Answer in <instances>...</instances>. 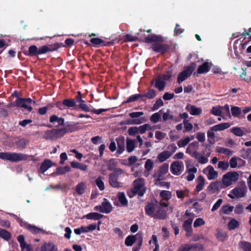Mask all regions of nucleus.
Listing matches in <instances>:
<instances>
[{"label": "nucleus", "instance_id": "obj_47", "mask_svg": "<svg viewBox=\"0 0 251 251\" xmlns=\"http://www.w3.org/2000/svg\"><path fill=\"white\" fill-rule=\"evenodd\" d=\"M135 148L134 141L131 139H127L126 141V150L128 152L132 151Z\"/></svg>", "mask_w": 251, "mask_h": 251}, {"label": "nucleus", "instance_id": "obj_16", "mask_svg": "<svg viewBox=\"0 0 251 251\" xmlns=\"http://www.w3.org/2000/svg\"><path fill=\"white\" fill-rule=\"evenodd\" d=\"M182 168V163L179 162H174L171 166V170L172 173L175 175H179L180 174Z\"/></svg>", "mask_w": 251, "mask_h": 251}, {"label": "nucleus", "instance_id": "obj_18", "mask_svg": "<svg viewBox=\"0 0 251 251\" xmlns=\"http://www.w3.org/2000/svg\"><path fill=\"white\" fill-rule=\"evenodd\" d=\"M211 66V63L205 62L198 68L197 71V75L207 73L209 71Z\"/></svg>", "mask_w": 251, "mask_h": 251}, {"label": "nucleus", "instance_id": "obj_4", "mask_svg": "<svg viewBox=\"0 0 251 251\" xmlns=\"http://www.w3.org/2000/svg\"><path fill=\"white\" fill-rule=\"evenodd\" d=\"M239 177L236 172H229L223 176L222 179V183L225 188L231 185L233 182L238 180Z\"/></svg>", "mask_w": 251, "mask_h": 251}, {"label": "nucleus", "instance_id": "obj_9", "mask_svg": "<svg viewBox=\"0 0 251 251\" xmlns=\"http://www.w3.org/2000/svg\"><path fill=\"white\" fill-rule=\"evenodd\" d=\"M146 191L144 186V180L143 178H138L134 181V188L133 192L137 194L139 196H143Z\"/></svg>", "mask_w": 251, "mask_h": 251}, {"label": "nucleus", "instance_id": "obj_46", "mask_svg": "<svg viewBox=\"0 0 251 251\" xmlns=\"http://www.w3.org/2000/svg\"><path fill=\"white\" fill-rule=\"evenodd\" d=\"M239 246L245 251H251V243L246 241H241Z\"/></svg>", "mask_w": 251, "mask_h": 251}, {"label": "nucleus", "instance_id": "obj_29", "mask_svg": "<svg viewBox=\"0 0 251 251\" xmlns=\"http://www.w3.org/2000/svg\"><path fill=\"white\" fill-rule=\"evenodd\" d=\"M102 210L101 212L108 213L112 210L111 204L106 199H104V201L101 203Z\"/></svg>", "mask_w": 251, "mask_h": 251}, {"label": "nucleus", "instance_id": "obj_62", "mask_svg": "<svg viewBox=\"0 0 251 251\" xmlns=\"http://www.w3.org/2000/svg\"><path fill=\"white\" fill-rule=\"evenodd\" d=\"M79 108L85 111H89L90 109L89 107L85 103L84 100H81L79 97Z\"/></svg>", "mask_w": 251, "mask_h": 251}, {"label": "nucleus", "instance_id": "obj_23", "mask_svg": "<svg viewBox=\"0 0 251 251\" xmlns=\"http://www.w3.org/2000/svg\"><path fill=\"white\" fill-rule=\"evenodd\" d=\"M172 155V152L165 151L161 152L157 155V159L160 162H163L168 159Z\"/></svg>", "mask_w": 251, "mask_h": 251}, {"label": "nucleus", "instance_id": "obj_32", "mask_svg": "<svg viewBox=\"0 0 251 251\" xmlns=\"http://www.w3.org/2000/svg\"><path fill=\"white\" fill-rule=\"evenodd\" d=\"M194 139V136L191 137H186L183 139H181L177 142V145L179 148L184 147L186 146L190 141Z\"/></svg>", "mask_w": 251, "mask_h": 251}, {"label": "nucleus", "instance_id": "obj_43", "mask_svg": "<svg viewBox=\"0 0 251 251\" xmlns=\"http://www.w3.org/2000/svg\"><path fill=\"white\" fill-rule=\"evenodd\" d=\"M234 206L226 205L222 206L220 211L224 214H229L233 210Z\"/></svg>", "mask_w": 251, "mask_h": 251}, {"label": "nucleus", "instance_id": "obj_63", "mask_svg": "<svg viewBox=\"0 0 251 251\" xmlns=\"http://www.w3.org/2000/svg\"><path fill=\"white\" fill-rule=\"evenodd\" d=\"M144 96L141 94H136L130 96L127 101L126 102V103L130 102L132 101H134L137 100L139 98L143 97Z\"/></svg>", "mask_w": 251, "mask_h": 251}, {"label": "nucleus", "instance_id": "obj_40", "mask_svg": "<svg viewBox=\"0 0 251 251\" xmlns=\"http://www.w3.org/2000/svg\"><path fill=\"white\" fill-rule=\"evenodd\" d=\"M97 226L96 224H91L87 226H82L81 228H79V234L81 232H88L90 231H93L96 229Z\"/></svg>", "mask_w": 251, "mask_h": 251}, {"label": "nucleus", "instance_id": "obj_52", "mask_svg": "<svg viewBox=\"0 0 251 251\" xmlns=\"http://www.w3.org/2000/svg\"><path fill=\"white\" fill-rule=\"evenodd\" d=\"M86 217L89 219L99 220L103 217V215L98 213L94 212L86 215Z\"/></svg>", "mask_w": 251, "mask_h": 251}, {"label": "nucleus", "instance_id": "obj_54", "mask_svg": "<svg viewBox=\"0 0 251 251\" xmlns=\"http://www.w3.org/2000/svg\"><path fill=\"white\" fill-rule=\"evenodd\" d=\"M193 219L191 218H189L188 220L185 221L183 227L184 229L186 230H189L190 229H192L191 225L192 223Z\"/></svg>", "mask_w": 251, "mask_h": 251}, {"label": "nucleus", "instance_id": "obj_35", "mask_svg": "<svg viewBox=\"0 0 251 251\" xmlns=\"http://www.w3.org/2000/svg\"><path fill=\"white\" fill-rule=\"evenodd\" d=\"M216 236L217 239L221 242L224 241L227 238L226 232L221 229L217 230Z\"/></svg>", "mask_w": 251, "mask_h": 251}, {"label": "nucleus", "instance_id": "obj_42", "mask_svg": "<svg viewBox=\"0 0 251 251\" xmlns=\"http://www.w3.org/2000/svg\"><path fill=\"white\" fill-rule=\"evenodd\" d=\"M11 237V233L5 229H0V237L8 241Z\"/></svg>", "mask_w": 251, "mask_h": 251}, {"label": "nucleus", "instance_id": "obj_60", "mask_svg": "<svg viewBox=\"0 0 251 251\" xmlns=\"http://www.w3.org/2000/svg\"><path fill=\"white\" fill-rule=\"evenodd\" d=\"M160 196L164 200H169L171 197V192L168 191H162L160 194Z\"/></svg>", "mask_w": 251, "mask_h": 251}, {"label": "nucleus", "instance_id": "obj_44", "mask_svg": "<svg viewBox=\"0 0 251 251\" xmlns=\"http://www.w3.org/2000/svg\"><path fill=\"white\" fill-rule=\"evenodd\" d=\"M155 86L159 91H161L164 89L165 82L163 79L159 78L156 79Z\"/></svg>", "mask_w": 251, "mask_h": 251}, {"label": "nucleus", "instance_id": "obj_6", "mask_svg": "<svg viewBox=\"0 0 251 251\" xmlns=\"http://www.w3.org/2000/svg\"><path fill=\"white\" fill-rule=\"evenodd\" d=\"M35 101L30 98H18L16 100V106L19 108H23L28 112H31L32 109V103H35Z\"/></svg>", "mask_w": 251, "mask_h": 251}, {"label": "nucleus", "instance_id": "obj_36", "mask_svg": "<svg viewBox=\"0 0 251 251\" xmlns=\"http://www.w3.org/2000/svg\"><path fill=\"white\" fill-rule=\"evenodd\" d=\"M28 140L25 138H22L16 142V145L18 148L25 149L28 144Z\"/></svg>", "mask_w": 251, "mask_h": 251}, {"label": "nucleus", "instance_id": "obj_3", "mask_svg": "<svg viewBox=\"0 0 251 251\" xmlns=\"http://www.w3.org/2000/svg\"><path fill=\"white\" fill-rule=\"evenodd\" d=\"M67 132L66 128L48 130L44 134L43 138L47 140H53L63 136Z\"/></svg>", "mask_w": 251, "mask_h": 251}, {"label": "nucleus", "instance_id": "obj_45", "mask_svg": "<svg viewBox=\"0 0 251 251\" xmlns=\"http://www.w3.org/2000/svg\"><path fill=\"white\" fill-rule=\"evenodd\" d=\"M221 112L222 116L223 117H230L229 107L227 104L225 105L224 106H221Z\"/></svg>", "mask_w": 251, "mask_h": 251}, {"label": "nucleus", "instance_id": "obj_21", "mask_svg": "<svg viewBox=\"0 0 251 251\" xmlns=\"http://www.w3.org/2000/svg\"><path fill=\"white\" fill-rule=\"evenodd\" d=\"M41 248L43 251H58L56 246L52 242L45 243Z\"/></svg>", "mask_w": 251, "mask_h": 251}, {"label": "nucleus", "instance_id": "obj_58", "mask_svg": "<svg viewBox=\"0 0 251 251\" xmlns=\"http://www.w3.org/2000/svg\"><path fill=\"white\" fill-rule=\"evenodd\" d=\"M96 184L100 190H103L105 188L104 182L101 177H99L96 179Z\"/></svg>", "mask_w": 251, "mask_h": 251}, {"label": "nucleus", "instance_id": "obj_49", "mask_svg": "<svg viewBox=\"0 0 251 251\" xmlns=\"http://www.w3.org/2000/svg\"><path fill=\"white\" fill-rule=\"evenodd\" d=\"M163 179V177H156V179L155 180L154 183L157 186H166L168 188L170 186V183L169 182L162 181L161 180Z\"/></svg>", "mask_w": 251, "mask_h": 251}, {"label": "nucleus", "instance_id": "obj_1", "mask_svg": "<svg viewBox=\"0 0 251 251\" xmlns=\"http://www.w3.org/2000/svg\"><path fill=\"white\" fill-rule=\"evenodd\" d=\"M61 47H65V46L62 43H58L42 46L39 48L35 45H31L28 48V50L24 51V53L30 57L36 56L48 52L56 50Z\"/></svg>", "mask_w": 251, "mask_h": 251}, {"label": "nucleus", "instance_id": "obj_48", "mask_svg": "<svg viewBox=\"0 0 251 251\" xmlns=\"http://www.w3.org/2000/svg\"><path fill=\"white\" fill-rule=\"evenodd\" d=\"M197 169L195 167H193L189 169L188 171V175L187 176V179L188 181H191L195 178L194 174L197 172Z\"/></svg>", "mask_w": 251, "mask_h": 251}, {"label": "nucleus", "instance_id": "obj_41", "mask_svg": "<svg viewBox=\"0 0 251 251\" xmlns=\"http://www.w3.org/2000/svg\"><path fill=\"white\" fill-rule=\"evenodd\" d=\"M216 151L219 153L225 154L228 156H230L233 154V151L231 150L220 147L216 148Z\"/></svg>", "mask_w": 251, "mask_h": 251}, {"label": "nucleus", "instance_id": "obj_15", "mask_svg": "<svg viewBox=\"0 0 251 251\" xmlns=\"http://www.w3.org/2000/svg\"><path fill=\"white\" fill-rule=\"evenodd\" d=\"M169 170V165L167 163L162 164L159 169V170L154 174V177H163V176L166 174Z\"/></svg>", "mask_w": 251, "mask_h": 251}, {"label": "nucleus", "instance_id": "obj_55", "mask_svg": "<svg viewBox=\"0 0 251 251\" xmlns=\"http://www.w3.org/2000/svg\"><path fill=\"white\" fill-rule=\"evenodd\" d=\"M161 120V114L159 112L155 113L152 114L151 118L150 120L153 123H157Z\"/></svg>", "mask_w": 251, "mask_h": 251}, {"label": "nucleus", "instance_id": "obj_39", "mask_svg": "<svg viewBox=\"0 0 251 251\" xmlns=\"http://www.w3.org/2000/svg\"><path fill=\"white\" fill-rule=\"evenodd\" d=\"M27 229L29 230L33 234H38L39 233H44L45 232L44 230L43 229L37 227L35 226H32L31 225H29L28 227H27Z\"/></svg>", "mask_w": 251, "mask_h": 251}, {"label": "nucleus", "instance_id": "obj_59", "mask_svg": "<svg viewBox=\"0 0 251 251\" xmlns=\"http://www.w3.org/2000/svg\"><path fill=\"white\" fill-rule=\"evenodd\" d=\"M189 247L190 248V250L193 251H200L202 250L203 249L202 245L199 243L189 245Z\"/></svg>", "mask_w": 251, "mask_h": 251}, {"label": "nucleus", "instance_id": "obj_31", "mask_svg": "<svg viewBox=\"0 0 251 251\" xmlns=\"http://www.w3.org/2000/svg\"><path fill=\"white\" fill-rule=\"evenodd\" d=\"M50 122L54 124L56 123L58 126H61L64 125V119L62 118H59L56 115H52L50 117Z\"/></svg>", "mask_w": 251, "mask_h": 251}, {"label": "nucleus", "instance_id": "obj_22", "mask_svg": "<svg viewBox=\"0 0 251 251\" xmlns=\"http://www.w3.org/2000/svg\"><path fill=\"white\" fill-rule=\"evenodd\" d=\"M186 109L192 115H199L201 113L202 110L201 108L197 107L194 105L188 104L187 105Z\"/></svg>", "mask_w": 251, "mask_h": 251}, {"label": "nucleus", "instance_id": "obj_19", "mask_svg": "<svg viewBox=\"0 0 251 251\" xmlns=\"http://www.w3.org/2000/svg\"><path fill=\"white\" fill-rule=\"evenodd\" d=\"M192 156L195 158L200 163L202 164H206L208 161L207 157L203 156L197 151H194L193 152Z\"/></svg>", "mask_w": 251, "mask_h": 251}, {"label": "nucleus", "instance_id": "obj_51", "mask_svg": "<svg viewBox=\"0 0 251 251\" xmlns=\"http://www.w3.org/2000/svg\"><path fill=\"white\" fill-rule=\"evenodd\" d=\"M239 224L237 221L233 219L228 224V228L229 230L234 229L239 226Z\"/></svg>", "mask_w": 251, "mask_h": 251}, {"label": "nucleus", "instance_id": "obj_57", "mask_svg": "<svg viewBox=\"0 0 251 251\" xmlns=\"http://www.w3.org/2000/svg\"><path fill=\"white\" fill-rule=\"evenodd\" d=\"M231 132L235 135L237 136H242L243 135L244 132L240 127H236L231 129Z\"/></svg>", "mask_w": 251, "mask_h": 251}, {"label": "nucleus", "instance_id": "obj_5", "mask_svg": "<svg viewBox=\"0 0 251 251\" xmlns=\"http://www.w3.org/2000/svg\"><path fill=\"white\" fill-rule=\"evenodd\" d=\"M123 173V171L121 169L115 168L114 172L109 175L108 180L111 186L117 188L122 187V183L118 181V178L119 176Z\"/></svg>", "mask_w": 251, "mask_h": 251}, {"label": "nucleus", "instance_id": "obj_27", "mask_svg": "<svg viewBox=\"0 0 251 251\" xmlns=\"http://www.w3.org/2000/svg\"><path fill=\"white\" fill-rule=\"evenodd\" d=\"M199 143L197 141L193 142L190 144L186 149V152L192 155L193 152L198 149Z\"/></svg>", "mask_w": 251, "mask_h": 251}, {"label": "nucleus", "instance_id": "obj_34", "mask_svg": "<svg viewBox=\"0 0 251 251\" xmlns=\"http://www.w3.org/2000/svg\"><path fill=\"white\" fill-rule=\"evenodd\" d=\"M145 41L146 43L161 42L162 41V39L160 36H158L155 35H151L146 38Z\"/></svg>", "mask_w": 251, "mask_h": 251}, {"label": "nucleus", "instance_id": "obj_14", "mask_svg": "<svg viewBox=\"0 0 251 251\" xmlns=\"http://www.w3.org/2000/svg\"><path fill=\"white\" fill-rule=\"evenodd\" d=\"M225 188L222 182L216 181L211 183L207 187V190L211 193H213L217 191H219Z\"/></svg>", "mask_w": 251, "mask_h": 251}, {"label": "nucleus", "instance_id": "obj_50", "mask_svg": "<svg viewBox=\"0 0 251 251\" xmlns=\"http://www.w3.org/2000/svg\"><path fill=\"white\" fill-rule=\"evenodd\" d=\"M151 127L149 124H144L138 127V132L141 134L144 133L148 130H151Z\"/></svg>", "mask_w": 251, "mask_h": 251}, {"label": "nucleus", "instance_id": "obj_56", "mask_svg": "<svg viewBox=\"0 0 251 251\" xmlns=\"http://www.w3.org/2000/svg\"><path fill=\"white\" fill-rule=\"evenodd\" d=\"M229 164V162L223 161H220L218 162V167L222 170L226 171L228 169Z\"/></svg>", "mask_w": 251, "mask_h": 251}, {"label": "nucleus", "instance_id": "obj_13", "mask_svg": "<svg viewBox=\"0 0 251 251\" xmlns=\"http://www.w3.org/2000/svg\"><path fill=\"white\" fill-rule=\"evenodd\" d=\"M245 162L241 158L234 156L232 157L229 162V164L231 168H239L245 165Z\"/></svg>", "mask_w": 251, "mask_h": 251}, {"label": "nucleus", "instance_id": "obj_7", "mask_svg": "<svg viewBox=\"0 0 251 251\" xmlns=\"http://www.w3.org/2000/svg\"><path fill=\"white\" fill-rule=\"evenodd\" d=\"M247 187L245 184H243L241 186L234 188L231 192L230 194H228V196L232 199L241 198L244 197L246 194Z\"/></svg>", "mask_w": 251, "mask_h": 251}, {"label": "nucleus", "instance_id": "obj_10", "mask_svg": "<svg viewBox=\"0 0 251 251\" xmlns=\"http://www.w3.org/2000/svg\"><path fill=\"white\" fill-rule=\"evenodd\" d=\"M144 115V113L143 112H135L130 113L129 114V116L133 120H129L127 122V124L128 125H139L145 122L144 118H141L139 119H137V118L142 116Z\"/></svg>", "mask_w": 251, "mask_h": 251}, {"label": "nucleus", "instance_id": "obj_2", "mask_svg": "<svg viewBox=\"0 0 251 251\" xmlns=\"http://www.w3.org/2000/svg\"><path fill=\"white\" fill-rule=\"evenodd\" d=\"M0 159L12 162H18L27 160L28 156L22 153L1 152H0Z\"/></svg>", "mask_w": 251, "mask_h": 251}, {"label": "nucleus", "instance_id": "obj_11", "mask_svg": "<svg viewBox=\"0 0 251 251\" xmlns=\"http://www.w3.org/2000/svg\"><path fill=\"white\" fill-rule=\"evenodd\" d=\"M56 107L60 109H64V107L68 108L74 107L76 105V101L72 99H64L62 101H58L56 103Z\"/></svg>", "mask_w": 251, "mask_h": 251}, {"label": "nucleus", "instance_id": "obj_20", "mask_svg": "<svg viewBox=\"0 0 251 251\" xmlns=\"http://www.w3.org/2000/svg\"><path fill=\"white\" fill-rule=\"evenodd\" d=\"M158 204H153L150 203L148 204L146 207V211L147 214L154 217L155 210L157 209Z\"/></svg>", "mask_w": 251, "mask_h": 251}, {"label": "nucleus", "instance_id": "obj_61", "mask_svg": "<svg viewBox=\"0 0 251 251\" xmlns=\"http://www.w3.org/2000/svg\"><path fill=\"white\" fill-rule=\"evenodd\" d=\"M241 156L244 158H248L251 156V149H243L241 151Z\"/></svg>", "mask_w": 251, "mask_h": 251}, {"label": "nucleus", "instance_id": "obj_17", "mask_svg": "<svg viewBox=\"0 0 251 251\" xmlns=\"http://www.w3.org/2000/svg\"><path fill=\"white\" fill-rule=\"evenodd\" d=\"M52 166V162L50 159H45L41 164L39 172L40 173L44 174L46 171H47Z\"/></svg>", "mask_w": 251, "mask_h": 251}, {"label": "nucleus", "instance_id": "obj_33", "mask_svg": "<svg viewBox=\"0 0 251 251\" xmlns=\"http://www.w3.org/2000/svg\"><path fill=\"white\" fill-rule=\"evenodd\" d=\"M197 183L198 184L196 186V190L198 192H200L203 189L204 186V178L202 176H200L197 178Z\"/></svg>", "mask_w": 251, "mask_h": 251}, {"label": "nucleus", "instance_id": "obj_37", "mask_svg": "<svg viewBox=\"0 0 251 251\" xmlns=\"http://www.w3.org/2000/svg\"><path fill=\"white\" fill-rule=\"evenodd\" d=\"M118 198L119 201L122 204V205L124 206H126L127 205L128 202L127 200L125 194L123 192H120L118 194Z\"/></svg>", "mask_w": 251, "mask_h": 251}, {"label": "nucleus", "instance_id": "obj_30", "mask_svg": "<svg viewBox=\"0 0 251 251\" xmlns=\"http://www.w3.org/2000/svg\"><path fill=\"white\" fill-rule=\"evenodd\" d=\"M153 167V162L151 159H148L145 164V168L146 171L144 172V176L148 177L149 175V172L151 171Z\"/></svg>", "mask_w": 251, "mask_h": 251}, {"label": "nucleus", "instance_id": "obj_38", "mask_svg": "<svg viewBox=\"0 0 251 251\" xmlns=\"http://www.w3.org/2000/svg\"><path fill=\"white\" fill-rule=\"evenodd\" d=\"M137 236H138V234L127 236L125 240V244L127 246H131L135 242Z\"/></svg>", "mask_w": 251, "mask_h": 251}, {"label": "nucleus", "instance_id": "obj_25", "mask_svg": "<svg viewBox=\"0 0 251 251\" xmlns=\"http://www.w3.org/2000/svg\"><path fill=\"white\" fill-rule=\"evenodd\" d=\"M166 216V211L164 209L159 207V205H157V209L155 210L154 217L159 219H164Z\"/></svg>", "mask_w": 251, "mask_h": 251}, {"label": "nucleus", "instance_id": "obj_26", "mask_svg": "<svg viewBox=\"0 0 251 251\" xmlns=\"http://www.w3.org/2000/svg\"><path fill=\"white\" fill-rule=\"evenodd\" d=\"M230 127L228 123H221L211 127V129L214 131H222Z\"/></svg>", "mask_w": 251, "mask_h": 251}, {"label": "nucleus", "instance_id": "obj_53", "mask_svg": "<svg viewBox=\"0 0 251 251\" xmlns=\"http://www.w3.org/2000/svg\"><path fill=\"white\" fill-rule=\"evenodd\" d=\"M211 113L215 116H222L221 106H214L211 110Z\"/></svg>", "mask_w": 251, "mask_h": 251}, {"label": "nucleus", "instance_id": "obj_64", "mask_svg": "<svg viewBox=\"0 0 251 251\" xmlns=\"http://www.w3.org/2000/svg\"><path fill=\"white\" fill-rule=\"evenodd\" d=\"M231 113L233 116H238L241 114V109L237 106H233L231 109Z\"/></svg>", "mask_w": 251, "mask_h": 251}, {"label": "nucleus", "instance_id": "obj_8", "mask_svg": "<svg viewBox=\"0 0 251 251\" xmlns=\"http://www.w3.org/2000/svg\"><path fill=\"white\" fill-rule=\"evenodd\" d=\"M195 64H192L190 66L186 67L183 71L180 73L177 76V82L180 84L189 77L195 69Z\"/></svg>", "mask_w": 251, "mask_h": 251}, {"label": "nucleus", "instance_id": "obj_24", "mask_svg": "<svg viewBox=\"0 0 251 251\" xmlns=\"http://www.w3.org/2000/svg\"><path fill=\"white\" fill-rule=\"evenodd\" d=\"M152 49L153 50L157 52L164 53L167 50V47L160 43H155L152 45Z\"/></svg>", "mask_w": 251, "mask_h": 251}, {"label": "nucleus", "instance_id": "obj_28", "mask_svg": "<svg viewBox=\"0 0 251 251\" xmlns=\"http://www.w3.org/2000/svg\"><path fill=\"white\" fill-rule=\"evenodd\" d=\"M116 141L118 145L117 153L120 154H121L125 150L124 139L123 137H119L116 139Z\"/></svg>", "mask_w": 251, "mask_h": 251}, {"label": "nucleus", "instance_id": "obj_12", "mask_svg": "<svg viewBox=\"0 0 251 251\" xmlns=\"http://www.w3.org/2000/svg\"><path fill=\"white\" fill-rule=\"evenodd\" d=\"M209 180H213L217 178L218 176V174L212 166H208L203 171Z\"/></svg>", "mask_w": 251, "mask_h": 251}]
</instances>
